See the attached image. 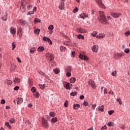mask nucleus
<instances>
[{"instance_id":"f257e3e1","label":"nucleus","mask_w":130,"mask_h":130,"mask_svg":"<svg viewBox=\"0 0 130 130\" xmlns=\"http://www.w3.org/2000/svg\"><path fill=\"white\" fill-rule=\"evenodd\" d=\"M99 15H100V22L102 23V24H104V25H106L108 24V22H107V19H106V16H105V13L103 11H99Z\"/></svg>"},{"instance_id":"f03ea898","label":"nucleus","mask_w":130,"mask_h":130,"mask_svg":"<svg viewBox=\"0 0 130 130\" xmlns=\"http://www.w3.org/2000/svg\"><path fill=\"white\" fill-rule=\"evenodd\" d=\"M110 15L111 17H113V18H115L116 19L117 18H119L120 17H121L122 13H116V12H111L110 13Z\"/></svg>"},{"instance_id":"7ed1b4c3","label":"nucleus","mask_w":130,"mask_h":130,"mask_svg":"<svg viewBox=\"0 0 130 130\" xmlns=\"http://www.w3.org/2000/svg\"><path fill=\"white\" fill-rule=\"evenodd\" d=\"M26 1H21V4L20 6V11L22 12V13H25L26 11V8L24 6L26 5Z\"/></svg>"},{"instance_id":"20e7f679","label":"nucleus","mask_w":130,"mask_h":130,"mask_svg":"<svg viewBox=\"0 0 130 130\" xmlns=\"http://www.w3.org/2000/svg\"><path fill=\"white\" fill-rule=\"evenodd\" d=\"M125 54L123 52L122 53H115L114 54V58L115 59H118L119 58H121V56H124Z\"/></svg>"},{"instance_id":"39448f33","label":"nucleus","mask_w":130,"mask_h":130,"mask_svg":"<svg viewBox=\"0 0 130 130\" xmlns=\"http://www.w3.org/2000/svg\"><path fill=\"white\" fill-rule=\"evenodd\" d=\"M46 56L47 58V59L49 60L50 62H51V61H53L54 58L53 55H52V54H50L49 53H48L46 54Z\"/></svg>"},{"instance_id":"423d86ee","label":"nucleus","mask_w":130,"mask_h":130,"mask_svg":"<svg viewBox=\"0 0 130 130\" xmlns=\"http://www.w3.org/2000/svg\"><path fill=\"white\" fill-rule=\"evenodd\" d=\"M42 126L46 128H47L49 126L48 122H47L45 118H42Z\"/></svg>"},{"instance_id":"0eeeda50","label":"nucleus","mask_w":130,"mask_h":130,"mask_svg":"<svg viewBox=\"0 0 130 130\" xmlns=\"http://www.w3.org/2000/svg\"><path fill=\"white\" fill-rule=\"evenodd\" d=\"M89 85H90L91 87L93 88V89H96V83H95V81L93 80H89L88 82Z\"/></svg>"},{"instance_id":"6e6552de","label":"nucleus","mask_w":130,"mask_h":130,"mask_svg":"<svg viewBox=\"0 0 130 130\" xmlns=\"http://www.w3.org/2000/svg\"><path fill=\"white\" fill-rule=\"evenodd\" d=\"M96 3L100 8L103 9H106V7L104 6V4L102 3L101 0H96Z\"/></svg>"},{"instance_id":"1a4fd4ad","label":"nucleus","mask_w":130,"mask_h":130,"mask_svg":"<svg viewBox=\"0 0 130 130\" xmlns=\"http://www.w3.org/2000/svg\"><path fill=\"white\" fill-rule=\"evenodd\" d=\"M79 57L80 58V59H83L84 60H88V59H89L88 57L83 54H80L79 56Z\"/></svg>"},{"instance_id":"9d476101","label":"nucleus","mask_w":130,"mask_h":130,"mask_svg":"<svg viewBox=\"0 0 130 130\" xmlns=\"http://www.w3.org/2000/svg\"><path fill=\"white\" fill-rule=\"evenodd\" d=\"M92 50L93 51V52H98V50L99 49V46L97 45H94L92 47Z\"/></svg>"},{"instance_id":"9b49d317","label":"nucleus","mask_w":130,"mask_h":130,"mask_svg":"<svg viewBox=\"0 0 130 130\" xmlns=\"http://www.w3.org/2000/svg\"><path fill=\"white\" fill-rule=\"evenodd\" d=\"M2 19L3 21H7L8 20V13L7 12H5L4 14L2 15Z\"/></svg>"},{"instance_id":"f8f14e48","label":"nucleus","mask_w":130,"mask_h":130,"mask_svg":"<svg viewBox=\"0 0 130 130\" xmlns=\"http://www.w3.org/2000/svg\"><path fill=\"white\" fill-rule=\"evenodd\" d=\"M43 40H44V41H47V42H48V43H49L50 45L52 44V41H51V40H50L49 38L45 37L43 38Z\"/></svg>"},{"instance_id":"ddd939ff","label":"nucleus","mask_w":130,"mask_h":130,"mask_svg":"<svg viewBox=\"0 0 130 130\" xmlns=\"http://www.w3.org/2000/svg\"><path fill=\"white\" fill-rule=\"evenodd\" d=\"M59 10H63L64 9V1H60V4L59 5Z\"/></svg>"},{"instance_id":"4468645a","label":"nucleus","mask_w":130,"mask_h":130,"mask_svg":"<svg viewBox=\"0 0 130 130\" xmlns=\"http://www.w3.org/2000/svg\"><path fill=\"white\" fill-rule=\"evenodd\" d=\"M77 32L79 33H86L87 31L84 29H83L82 28H78L77 29Z\"/></svg>"},{"instance_id":"2eb2a0df","label":"nucleus","mask_w":130,"mask_h":130,"mask_svg":"<svg viewBox=\"0 0 130 130\" xmlns=\"http://www.w3.org/2000/svg\"><path fill=\"white\" fill-rule=\"evenodd\" d=\"M23 30L22 29V28L19 27L18 28V30H17V35L19 36V37H22V31Z\"/></svg>"},{"instance_id":"dca6fc26","label":"nucleus","mask_w":130,"mask_h":130,"mask_svg":"<svg viewBox=\"0 0 130 130\" xmlns=\"http://www.w3.org/2000/svg\"><path fill=\"white\" fill-rule=\"evenodd\" d=\"M63 85L64 87H65L66 89H67V90H70V89H71V84L64 82Z\"/></svg>"},{"instance_id":"f3484780","label":"nucleus","mask_w":130,"mask_h":130,"mask_svg":"<svg viewBox=\"0 0 130 130\" xmlns=\"http://www.w3.org/2000/svg\"><path fill=\"white\" fill-rule=\"evenodd\" d=\"M17 104L20 105L21 103H23V99L21 98H18L16 99Z\"/></svg>"},{"instance_id":"a211bd4d","label":"nucleus","mask_w":130,"mask_h":130,"mask_svg":"<svg viewBox=\"0 0 130 130\" xmlns=\"http://www.w3.org/2000/svg\"><path fill=\"white\" fill-rule=\"evenodd\" d=\"M80 17L82 19H85V18H88V15L85 13H81L80 15Z\"/></svg>"},{"instance_id":"6ab92c4d","label":"nucleus","mask_w":130,"mask_h":130,"mask_svg":"<svg viewBox=\"0 0 130 130\" xmlns=\"http://www.w3.org/2000/svg\"><path fill=\"white\" fill-rule=\"evenodd\" d=\"M21 82V79L20 78H15L14 80V83L15 84H18Z\"/></svg>"},{"instance_id":"aec40b11","label":"nucleus","mask_w":130,"mask_h":130,"mask_svg":"<svg viewBox=\"0 0 130 130\" xmlns=\"http://www.w3.org/2000/svg\"><path fill=\"white\" fill-rule=\"evenodd\" d=\"M105 37V35L104 34H99L96 36V38H99V39H101V38H104Z\"/></svg>"},{"instance_id":"412c9836","label":"nucleus","mask_w":130,"mask_h":130,"mask_svg":"<svg viewBox=\"0 0 130 130\" xmlns=\"http://www.w3.org/2000/svg\"><path fill=\"white\" fill-rule=\"evenodd\" d=\"M10 32L13 35L16 34V28L15 27H11L10 29Z\"/></svg>"},{"instance_id":"4be33fe9","label":"nucleus","mask_w":130,"mask_h":130,"mask_svg":"<svg viewBox=\"0 0 130 130\" xmlns=\"http://www.w3.org/2000/svg\"><path fill=\"white\" fill-rule=\"evenodd\" d=\"M98 111L103 112V111H104V106L102 105L101 106H99L98 108Z\"/></svg>"},{"instance_id":"5701e85b","label":"nucleus","mask_w":130,"mask_h":130,"mask_svg":"<svg viewBox=\"0 0 130 130\" xmlns=\"http://www.w3.org/2000/svg\"><path fill=\"white\" fill-rule=\"evenodd\" d=\"M79 108H80V105L78 104H75L73 105V109H79Z\"/></svg>"},{"instance_id":"b1692460","label":"nucleus","mask_w":130,"mask_h":130,"mask_svg":"<svg viewBox=\"0 0 130 130\" xmlns=\"http://www.w3.org/2000/svg\"><path fill=\"white\" fill-rule=\"evenodd\" d=\"M19 23L20 24H21V25H26L27 22L25 20L21 19L19 21Z\"/></svg>"},{"instance_id":"393cba45","label":"nucleus","mask_w":130,"mask_h":130,"mask_svg":"<svg viewBox=\"0 0 130 130\" xmlns=\"http://www.w3.org/2000/svg\"><path fill=\"white\" fill-rule=\"evenodd\" d=\"M63 44L64 45H67V46H69V45H71V42L69 41H66L63 42Z\"/></svg>"},{"instance_id":"a878e982","label":"nucleus","mask_w":130,"mask_h":130,"mask_svg":"<svg viewBox=\"0 0 130 130\" xmlns=\"http://www.w3.org/2000/svg\"><path fill=\"white\" fill-rule=\"evenodd\" d=\"M66 72H72V67H68L66 69Z\"/></svg>"},{"instance_id":"bb28decb","label":"nucleus","mask_w":130,"mask_h":130,"mask_svg":"<svg viewBox=\"0 0 130 130\" xmlns=\"http://www.w3.org/2000/svg\"><path fill=\"white\" fill-rule=\"evenodd\" d=\"M51 122H53V123L56 122L57 121V118H56V117L53 118L51 119Z\"/></svg>"},{"instance_id":"cd10ccee","label":"nucleus","mask_w":130,"mask_h":130,"mask_svg":"<svg viewBox=\"0 0 130 130\" xmlns=\"http://www.w3.org/2000/svg\"><path fill=\"white\" fill-rule=\"evenodd\" d=\"M70 82L72 83H75V82H76V79L75 78V77L71 78L70 80Z\"/></svg>"},{"instance_id":"c85d7f7f","label":"nucleus","mask_w":130,"mask_h":130,"mask_svg":"<svg viewBox=\"0 0 130 130\" xmlns=\"http://www.w3.org/2000/svg\"><path fill=\"white\" fill-rule=\"evenodd\" d=\"M39 87H40V89H42V90H44L45 89V85H41V84H39Z\"/></svg>"},{"instance_id":"c756f323","label":"nucleus","mask_w":130,"mask_h":130,"mask_svg":"<svg viewBox=\"0 0 130 130\" xmlns=\"http://www.w3.org/2000/svg\"><path fill=\"white\" fill-rule=\"evenodd\" d=\"M43 50H44V47H39L38 48V51L42 52L43 51Z\"/></svg>"},{"instance_id":"7c9ffc66","label":"nucleus","mask_w":130,"mask_h":130,"mask_svg":"<svg viewBox=\"0 0 130 130\" xmlns=\"http://www.w3.org/2000/svg\"><path fill=\"white\" fill-rule=\"evenodd\" d=\"M12 83H13V82L12 81L9 80H6V83L9 85H12Z\"/></svg>"},{"instance_id":"2f4dec72","label":"nucleus","mask_w":130,"mask_h":130,"mask_svg":"<svg viewBox=\"0 0 130 130\" xmlns=\"http://www.w3.org/2000/svg\"><path fill=\"white\" fill-rule=\"evenodd\" d=\"M54 28V27L53 26V25H50L49 27H48V30H49L50 31H52V30H53V28Z\"/></svg>"},{"instance_id":"473e14b6","label":"nucleus","mask_w":130,"mask_h":130,"mask_svg":"<svg viewBox=\"0 0 130 130\" xmlns=\"http://www.w3.org/2000/svg\"><path fill=\"white\" fill-rule=\"evenodd\" d=\"M114 123H113V122H109L107 124V125H108V126H113Z\"/></svg>"},{"instance_id":"72a5a7b5","label":"nucleus","mask_w":130,"mask_h":130,"mask_svg":"<svg viewBox=\"0 0 130 130\" xmlns=\"http://www.w3.org/2000/svg\"><path fill=\"white\" fill-rule=\"evenodd\" d=\"M34 95L36 97V98H39V93L38 92H34Z\"/></svg>"},{"instance_id":"f704fd0d","label":"nucleus","mask_w":130,"mask_h":130,"mask_svg":"<svg viewBox=\"0 0 130 130\" xmlns=\"http://www.w3.org/2000/svg\"><path fill=\"white\" fill-rule=\"evenodd\" d=\"M78 39H82V40L85 39V38H84V37L82 35H79L78 36Z\"/></svg>"},{"instance_id":"c9c22d12","label":"nucleus","mask_w":130,"mask_h":130,"mask_svg":"<svg viewBox=\"0 0 130 130\" xmlns=\"http://www.w3.org/2000/svg\"><path fill=\"white\" fill-rule=\"evenodd\" d=\"M34 32L36 34L39 35V33H40V29H36V30H35Z\"/></svg>"},{"instance_id":"e433bc0d","label":"nucleus","mask_w":130,"mask_h":130,"mask_svg":"<svg viewBox=\"0 0 130 130\" xmlns=\"http://www.w3.org/2000/svg\"><path fill=\"white\" fill-rule=\"evenodd\" d=\"M5 125H6V126H8V127H9V129H11V125H10V123H9L8 122H6L5 123Z\"/></svg>"},{"instance_id":"4c0bfd02","label":"nucleus","mask_w":130,"mask_h":130,"mask_svg":"<svg viewBox=\"0 0 130 130\" xmlns=\"http://www.w3.org/2000/svg\"><path fill=\"white\" fill-rule=\"evenodd\" d=\"M50 116H51V117H54L55 116V114L54 113L51 112L49 113Z\"/></svg>"},{"instance_id":"58836bf2","label":"nucleus","mask_w":130,"mask_h":130,"mask_svg":"<svg viewBox=\"0 0 130 130\" xmlns=\"http://www.w3.org/2000/svg\"><path fill=\"white\" fill-rule=\"evenodd\" d=\"M60 49L61 51H66L67 48L63 46H61Z\"/></svg>"},{"instance_id":"ea45409f","label":"nucleus","mask_w":130,"mask_h":130,"mask_svg":"<svg viewBox=\"0 0 130 130\" xmlns=\"http://www.w3.org/2000/svg\"><path fill=\"white\" fill-rule=\"evenodd\" d=\"M31 91L32 93H35L36 92V88L35 87H32L31 89Z\"/></svg>"},{"instance_id":"a19ab883","label":"nucleus","mask_w":130,"mask_h":130,"mask_svg":"<svg viewBox=\"0 0 130 130\" xmlns=\"http://www.w3.org/2000/svg\"><path fill=\"white\" fill-rule=\"evenodd\" d=\"M78 93L77 92H72L70 93L71 96H76Z\"/></svg>"},{"instance_id":"79ce46f5","label":"nucleus","mask_w":130,"mask_h":130,"mask_svg":"<svg viewBox=\"0 0 130 130\" xmlns=\"http://www.w3.org/2000/svg\"><path fill=\"white\" fill-rule=\"evenodd\" d=\"M35 51V48H32L30 50V52L31 53H34Z\"/></svg>"},{"instance_id":"37998d69","label":"nucleus","mask_w":130,"mask_h":130,"mask_svg":"<svg viewBox=\"0 0 130 130\" xmlns=\"http://www.w3.org/2000/svg\"><path fill=\"white\" fill-rule=\"evenodd\" d=\"M116 101H117V102H118L120 105H121V104H122V102H121L120 99H117Z\"/></svg>"},{"instance_id":"c03bdc74","label":"nucleus","mask_w":130,"mask_h":130,"mask_svg":"<svg viewBox=\"0 0 130 130\" xmlns=\"http://www.w3.org/2000/svg\"><path fill=\"white\" fill-rule=\"evenodd\" d=\"M124 35H125V36H128V35H130L129 30H128L127 31L125 32Z\"/></svg>"},{"instance_id":"a18cd8bd","label":"nucleus","mask_w":130,"mask_h":130,"mask_svg":"<svg viewBox=\"0 0 130 130\" xmlns=\"http://www.w3.org/2000/svg\"><path fill=\"white\" fill-rule=\"evenodd\" d=\"M91 35L93 36V37H95V36L97 35V32L96 31L92 32V33H91Z\"/></svg>"},{"instance_id":"49530a36","label":"nucleus","mask_w":130,"mask_h":130,"mask_svg":"<svg viewBox=\"0 0 130 130\" xmlns=\"http://www.w3.org/2000/svg\"><path fill=\"white\" fill-rule=\"evenodd\" d=\"M83 105H84L85 106H88V105H89V103H88V102L85 101L83 103Z\"/></svg>"},{"instance_id":"de8ad7c7","label":"nucleus","mask_w":130,"mask_h":130,"mask_svg":"<svg viewBox=\"0 0 130 130\" xmlns=\"http://www.w3.org/2000/svg\"><path fill=\"white\" fill-rule=\"evenodd\" d=\"M54 73H55V74H59V70H57V69H54L53 70Z\"/></svg>"},{"instance_id":"09e8293b","label":"nucleus","mask_w":130,"mask_h":130,"mask_svg":"<svg viewBox=\"0 0 130 130\" xmlns=\"http://www.w3.org/2000/svg\"><path fill=\"white\" fill-rule=\"evenodd\" d=\"M68 105H69V102H68V101H66L64 104V106L65 107H68Z\"/></svg>"},{"instance_id":"8fccbe9b","label":"nucleus","mask_w":130,"mask_h":130,"mask_svg":"<svg viewBox=\"0 0 130 130\" xmlns=\"http://www.w3.org/2000/svg\"><path fill=\"white\" fill-rule=\"evenodd\" d=\"M35 22H37V23H40V22H41V21L40 20V19L36 18L35 19Z\"/></svg>"},{"instance_id":"3c124183","label":"nucleus","mask_w":130,"mask_h":130,"mask_svg":"<svg viewBox=\"0 0 130 130\" xmlns=\"http://www.w3.org/2000/svg\"><path fill=\"white\" fill-rule=\"evenodd\" d=\"M38 73L40 74V75H42V76H45V74L44 73L41 72V71H38Z\"/></svg>"},{"instance_id":"603ef678","label":"nucleus","mask_w":130,"mask_h":130,"mask_svg":"<svg viewBox=\"0 0 130 130\" xmlns=\"http://www.w3.org/2000/svg\"><path fill=\"white\" fill-rule=\"evenodd\" d=\"M15 47H16V44L15 43V42H13L12 43V50H14Z\"/></svg>"},{"instance_id":"864d4df0","label":"nucleus","mask_w":130,"mask_h":130,"mask_svg":"<svg viewBox=\"0 0 130 130\" xmlns=\"http://www.w3.org/2000/svg\"><path fill=\"white\" fill-rule=\"evenodd\" d=\"M27 8L28 10H30V9H32L33 8V5H28Z\"/></svg>"},{"instance_id":"5fc2aeb1","label":"nucleus","mask_w":130,"mask_h":130,"mask_svg":"<svg viewBox=\"0 0 130 130\" xmlns=\"http://www.w3.org/2000/svg\"><path fill=\"white\" fill-rule=\"evenodd\" d=\"M79 11V9H78V7H76L74 10H73V13H77Z\"/></svg>"},{"instance_id":"6e6d98bb","label":"nucleus","mask_w":130,"mask_h":130,"mask_svg":"<svg viewBox=\"0 0 130 130\" xmlns=\"http://www.w3.org/2000/svg\"><path fill=\"white\" fill-rule=\"evenodd\" d=\"M114 112V110H110L108 111V113L109 114V115H112V113H113Z\"/></svg>"},{"instance_id":"4d7b16f0","label":"nucleus","mask_w":130,"mask_h":130,"mask_svg":"<svg viewBox=\"0 0 130 130\" xmlns=\"http://www.w3.org/2000/svg\"><path fill=\"white\" fill-rule=\"evenodd\" d=\"M10 122H11V123H15V119H14V118H12L10 120Z\"/></svg>"},{"instance_id":"13d9d810","label":"nucleus","mask_w":130,"mask_h":130,"mask_svg":"<svg viewBox=\"0 0 130 130\" xmlns=\"http://www.w3.org/2000/svg\"><path fill=\"white\" fill-rule=\"evenodd\" d=\"M112 76H113V77H115L116 76V71L113 72L112 73Z\"/></svg>"},{"instance_id":"bf43d9fd","label":"nucleus","mask_w":130,"mask_h":130,"mask_svg":"<svg viewBox=\"0 0 130 130\" xmlns=\"http://www.w3.org/2000/svg\"><path fill=\"white\" fill-rule=\"evenodd\" d=\"M66 76L67 77H71V76H72V74H71V72H67Z\"/></svg>"},{"instance_id":"052dcab7","label":"nucleus","mask_w":130,"mask_h":130,"mask_svg":"<svg viewBox=\"0 0 130 130\" xmlns=\"http://www.w3.org/2000/svg\"><path fill=\"white\" fill-rule=\"evenodd\" d=\"M33 14H34V11H29L27 13V15H33Z\"/></svg>"},{"instance_id":"680f3d73","label":"nucleus","mask_w":130,"mask_h":130,"mask_svg":"<svg viewBox=\"0 0 130 130\" xmlns=\"http://www.w3.org/2000/svg\"><path fill=\"white\" fill-rule=\"evenodd\" d=\"M124 52H125V53H129V49H125L124 50Z\"/></svg>"},{"instance_id":"e2e57ef3","label":"nucleus","mask_w":130,"mask_h":130,"mask_svg":"<svg viewBox=\"0 0 130 130\" xmlns=\"http://www.w3.org/2000/svg\"><path fill=\"white\" fill-rule=\"evenodd\" d=\"M6 103V101L5 100H2L1 104H5Z\"/></svg>"},{"instance_id":"0e129e2a","label":"nucleus","mask_w":130,"mask_h":130,"mask_svg":"<svg viewBox=\"0 0 130 130\" xmlns=\"http://www.w3.org/2000/svg\"><path fill=\"white\" fill-rule=\"evenodd\" d=\"M84 98H85V96H84V95H81V96H80V99L81 100H83V99H84Z\"/></svg>"},{"instance_id":"69168bd1","label":"nucleus","mask_w":130,"mask_h":130,"mask_svg":"<svg viewBox=\"0 0 130 130\" xmlns=\"http://www.w3.org/2000/svg\"><path fill=\"white\" fill-rule=\"evenodd\" d=\"M107 127H106V126H104L103 127H102L101 129L102 130H105V129H107Z\"/></svg>"},{"instance_id":"338daca9","label":"nucleus","mask_w":130,"mask_h":130,"mask_svg":"<svg viewBox=\"0 0 130 130\" xmlns=\"http://www.w3.org/2000/svg\"><path fill=\"white\" fill-rule=\"evenodd\" d=\"M15 91H18V90H19V87L18 86H16L14 87V89Z\"/></svg>"},{"instance_id":"774afa93","label":"nucleus","mask_w":130,"mask_h":130,"mask_svg":"<svg viewBox=\"0 0 130 130\" xmlns=\"http://www.w3.org/2000/svg\"><path fill=\"white\" fill-rule=\"evenodd\" d=\"M104 94H107V89L105 88L104 90Z\"/></svg>"}]
</instances>
